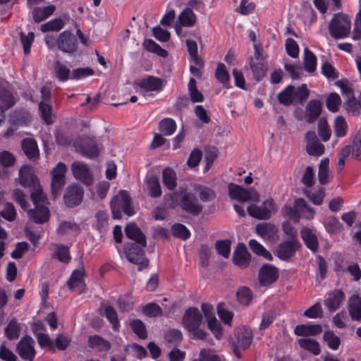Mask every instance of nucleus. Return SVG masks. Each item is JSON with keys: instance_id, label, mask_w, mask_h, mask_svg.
I'll use <instances>...</instances> for the list:
<instances>
[{"instance_id": "34", "label": "nucleus", "mask_w": 361, "mask_h": 361, "mask_svg": "<svg viewBox=\"0 0 361 361\" xmlns=\"http://www.w3.org/2000/svg\"><path fill=\"white\" fill-rule=\"evenodd\" d=\"M29 118V114L25 111H19L16 113L14 116L13 123L10 125L4 133V137L6 138L11 137L13 135L16 130L18 128V123H25Z\"/></svg>"}, {"instance_id": "36", "label": "nucleus", "mask_w": 361, "mask_h": 361, "mask_svg": "<svg viewBox=\"0 0 361 361\" xmlns=\"http://www.w3.org/2000/svg\"><path fill=\"white\" fill-rule=\"evenodd\" d=\"M162 180L164 185L169 190H173L177 186V176L176 171L171 168H165L162 171Z\"/></svg>"}, {"instance_id": "2", "label": "nucleus", "mask_w": 361, "mask_h": 361, "mask_svg": "<svg viewBox=\"0 0 361 361\" xmlns=\"http://www.w3.org/2000/svg\"><path fill=\"white\" fill-rule=\"evenodd\" d=\"M310 90L306 84H302L298 87L293 85H288L283 91L279 93L277 97L280 104L284 106H290L293 104H304L308 99Z\"/></svg>"}, {"instance_id": "43", "label": "nucleus", "mask_w": 361, "mask_h": 361, "mask_svg": "<svg viewBox=\"0 0 361 361\" xmlns=\"http://www.w3.org/2000/svg\"><path fill=\"white\" fill-rule=\"evenodd\" d=\"M188 48V51L190 54L191 61L199 67L203 66V62L197 54V42L192 39H188L185 42Z\"/></svg>"}, {"instance_id": "50", "label": "nucleus", "mask_w": 361, "mask_h": 361, "mask_svg": "<svg viewBox=\"0 0 361 361\" xmlns=\"http://www.w3.org/2000/svg\"><path fill=\"white\" fill-rule=\"evenodd\" d=\"M53 257L60 262L68 263L71 259L68 247L61 244L56 245Z\"/></svg>"}, {"instance_id": "27", "label": "nucleus", "mask_w": 361, "mask_h": 361, "mask_svg": "<svg viewBox=\"0 0 361 361\" xmlns=\"http://www.w3.org/2000/svg\"><path fill=\"white\" fill-rule=\"evenodd\" d=\"M305 110L308 116L307 123H312L320 116L322 104L318 99H311L306 105Z\"/></svg>"}, {"instance_id": "14", "label": "nucleus", "mask_w": 361, "mask_h": 361, "mask_svg": "<svg viewBox=\"0 0 361 361\" xmlns=\"http://www.w3.org/2000/svg\"><path fill=\"white\" fill-rule=\"evenodd\" d=\"M300 247L297 239H292L280 243L276 250L277 257L283 261H288L292 257Z\"/></svg>"}, {"instance_id": "22", "label": "nucleus", "mask_w": 361, "mask_h": 361, "mask_svg": "<svg viewBox=\"0 0 361 361\" xmlns=\"http://www.w3.org/2000/svg\"><path fill=\"white\" fill-rule=\"evenodd\" d=\"M35 206V209L27 211L30 219L37 224H43L47 221L49 218V211L48 208L44 204Z\"/></svg>"}, {"instance_id": "3", "label": "nucleus", "mask_w": 361, "mask_h": 361, "mask_svg": "<svg viewBox=\"0 0 361 361\" xmlns=\"http://www.w3.org/2000/svg\"><path fill=\"white\" fill-rule=\"evenodd\" d=\"M350 29V18L343 13L334 14L329 24V33L335 39H343L348 37Z\"/></svg>"}, {"instance_id": "40", "label": "nucleus", "mask_w": 361, "mask_h": 361, "mask_svg": "<svg viewBox=\"0 0 361 361\" xmlns=\"http://www.w3.org/2000/svg\"><path fill=\"white\" fill-rule=\"evenodd\" d=\"M176 130V123L171 118H165L159 123V130L162 135L170 136L174 133Z\"/></svg>"}, {"instance_id": "48", "label": "nucleus", "mask_w": 361, "mask_h": 361, "mask_svg": "<svg viewBox=\"0 0 361 361\" xmlns=\"http://www.w3.org/2000/svg\"><path fill=\"white\" fill-rule=\"evenodd\" d=\"M305 59H304V68L309 73H313L317 67V58L315 55L310 51L307 48L304 50Z\"/></svg>"}, {"instance_id": "28", "label": "nucleus", "mask_w": 361, "mask_h": 361, "mask_svg": "<svg viewBox=\"0 0 361 361\" xmlns=\"http://www.w3.org/2000/svg\"><path fill=\"white\" fill-rule=\"evenodd\" d=\"M322 327L320 324H300L296 326L294 332L298 336H317L322 333Z\"/></svg>"}, {"instance_id": "4", "label": "nucleus", "mask_w": 361, "mask_h": 361, "mask_svg": "<svg viewBox=\"0 0 361 361\" xmlns=\"http://www.w3.org/2000/svg\"><path fill=\"white\" fill-rule=\"evenodd\" d=\"M110 205L114 219H119L121 218V210L128 216L134 214V209L131 205V199L126 190H121L117 195L114 197Z\"/></svg>"}, {"instance_id": "37", "label": "nucleus", "mask_w": 361, "mask_h": 361, "mask_svg": "<svg viewBox=\"0 0 361 361\" xmlns=\"http://www.w3.org/2000/svg\"><path fill=\"white\" fill-rule=\"evenodd\" d=\"M84 271L82 269L75 270L69 280L68 281V286L71 289L78 288L81 292L85 287L84 283Z\"/></svg>"}, {"instance_id": "42", "label": "nucleus", "mask_w": 361, "mask_h": 361, "mask_svg": "<svg viewBox=\"0 0 361 361\" xmlns=\"http://www.w3.org/2000/svg\"><path fill=\"white\" fill-rule=\"evenodd\" d=\"M193 188L202 202H210L214 200L216 195L213 190L202 185L195 184Z\"/></svg>"}, {"instance_id": "59", "label": "nucleus", "mask_w": 361, "mask_h": 361, "mask_svg": "<svg viewBox=\"0 0 361 361\" xmlns=\"http://www.w3.org/2000/svg\"><path fill=\"white\" fill-rule=\"evenodd\" d=\"M173 235L183 240L190 238V233L185 226L181 224H176L171 228Z\"/></svg>"}, {"instance_id": "5", "label": "nucleus", "mask_w": 361, "mask_h": 361, "mask_svg": "<svg viewBox=\"0 0 361 361\" xmlns=\"http://www.w3.org/2000/svg\"><path fill=\"white\" fill-rule=\"evenodd\" d=\"M74 146L76 151L81 155L94 159L99 155L102 145L94 137L83 136L75 140Z\"/></svg>"}, {"instance_id": "64", "label": "nucleus", "mask_w": 361, "mask_h": 361, "mask_svg": "<svg viewBox=\"0 0 361 361\" xmlns=\"http://www.w3.org/2000/svg\"><path fill=\"white\" fill-rule=\"evenodd\" d=\"M217 252L225 258H228L231 251V241L228 240H219L215 244Z\"/></svg>"}, {"instance_id": "54", "label": "nucleus", "mask_w": 361, "mask_h": 361, "mask_svg": "<svg viewBox=\"0 0 361 361\" xmlns=\"http://www.w3.org/2000/svg\"><path fill=\"white\" fill-rule=\"evenodd\" d=\"M318 133L324 142L330 139L331 133L330 128L325 118H321L318 121Z\"/></svg>"}, {"instance_id": "20", "label": "nucleus", "mask_w": 361, "mask_h": 361, "mask_svg": "<svg viewBox=\"0 0 361 361\" xmlns=\"http://www.w3.org/2000/svg\"><path fill=\"white\" fill-rule=\"evenodd\" d=\"M278 277V269L271 264H264L259 269V281L263 286L272 283L277 280Z\"/></svg>"}, {"instance_id": "41", "label": "nucleus", "mask_w": 361, "mask_h": 361, "mask_svg": "<svg viewBox=\"0 0 361 361\" xmlns=\"http://www.w3.org/2000/svg\"><path fill=\"white\" fill-rule=\"evenodd\" d=\"M298 212L300 214V219L304 218L306 219H311L313 218L314 212L312 208L309 207L304 199L299 198L295 200Z\"/></svg>"}, {"instance_id": "29", "label": "nucleus", "mask_w": 361, "mask_h": 361, "mask_svg": "<svg viewBox=\"0 0 361 361\" xmlns=\"http://www.w3.org/2000/svg\"><path fill=\"white\" fill-rule=\"evenodd\" d=\"M55 10L56 6L52 4L44 7H35L32 11V16L35 22L39 23L52 15Z\"/></svg>"}, {"instance_id": "1", "label": "nucleus", "mask_w": 361, "mask_h": 361, "mask_svg": "<svg viewBox=\"0 0 361 361\" xmlns=\"http://www.w3.org/2000/svg\"><path fill=\"white\" fill-rule=\"evenodd\" d=\"M126 236L135 243H126L124 245V252L127 259L131 263L138 264L141 270L148 266V259L145 256L143 248L147 242L145 235L135 224H129L125 228Z\"/></svg>"}, {"instance_id": "61", "label": "nucleus", "mask_w": 361, "mask_h": 361, "mask_svg": "<svg viewBox=\"0 0 361 361\" xmlns=\"http://www.w3.org/2000/svg\"><path fill=\"white\" fill-rule=\"evenodd\" d=\"M104 314L107 319L112 324L114 330H118L119 327V322L118 319L117 312L111 306H106L104 308Z\"/></svg>"}, {"instance_id": "63", "label": "nucleus", "mask_w": 361, "mask_h": 361, "mask_svg": "<svg viewBox=\"0 0 361 361\" xmlns=\"http://www.w3.org/2000/svg\"><path fill=\"white\" fill-rule=\"evenodd\" d=\"M147 187L149 195L152 197H158L161 195V189L157 178H151L147 180Z\"/></svg>"}, {"instance_id": "62", "label": "nucleus", "mask_w": 361, "mask_h": 361, "mask_svg": "<svg viewBox=\"0 0 361 361\" xmlns=\"http://www.w3.org/2000/svg\"><path fill=\"white\" fill-rule=\"evenodd\" d=\"M143 313L149 317H156L162 315V310L159 305L154 302L146 305L142 309Z\"/></svg>"}, {"instance_id": "60", "label": "nucleus", "mask_w": 361, "mask_h": 361, "mask_svg": "<svg viewBox=\"0 0 361 361\" xmlns=\"http://www.w3.org/2000/svg\"><path fill=\"white\" fill-rule=\"evenodd\" d=\"M164 338L167 343L172 345H177L181 341L183 335L180 330L173 329L169 330L165 334Z\"/></svg>"}, {"instance_id": "55", "label": "nucleus", "mask_w": 361, "mask_h": 361, "mask_svg": "<svg viewBox=\"0 0 361 361\" xmlns=\"http://www.w3.org/2000/svg\"><path fill=\"white\" fill-rule=\"evenodd\" d=\"M31 200L35 205L45 204L47 197L39 185H34L31 192Z\"/></svg>"}, {"instance_id": "25", "label": "nucleus", "mask_w": 361, "mask_h": 361, "mask_svg": "<svg viewBox=\"0 0 361 361\" xmlns=\"http://www.w3.org/2000/svg\"><path fill=\"white\" fill-rule=\"evenodd\" d=\"M300 235L306 247L313 252L318 250L319 242L315 233L310 228L303 227L300 231Z\"/></svg>"}, {"instance_id": "19", "label": "nucleus", "mask_w": 361, "mask_h": 361, "mask_svg": "<svg viewBox=\"0 0 361 361\" xmlns=\"http://www.w3.org/2000/svg\"><path fill=\"white\" fill-rule=\"evenodd\" d=\"M71 171L76 179L87 185L92 183V177L87 164L80 161H75L71 165Z\"/></svg>"}, {"instance_id": "10", "label": "nucleus", "mask_w": 361, "mask_h": 361, "mask_svg": "<svg viewBox=\"0 0 361 361\" xmlns=\"http://www.w3.org/2000/svg\"><path fill=\"white\" fill-rule=\"evenodd\" d=\"M275 211L274 202L272 200H266L260 206L255 204L247 207L249 215L259 219H268Z\"/></svg>"}, {"instance_id": "51", "label": "nucleus", "mask_w": 361, "mask_h": 361, "mask_svg": "<svg viewBox=\"0 0 361 361\" xmlns=\"http://www.w3.org/2000/svg\"><path fill=\"white\" fill-rule=\"evenodd\" d=\"M323 339L329 348L334 350L338 349L341 340L332 331H326L323 335Z\"/></svg>"}, {"instance_id": "9", "label": "nucleus", "mask_w": 361, "mask_h": 361, "mask_svg": "<svg viewBox=\"0 0 361 361\" xmlns=\"http://www.w3.org/2000/svg\"><path fill=\"white\" fill-rule=\"evenodd\" d=\"M228 189L229 197L233 200L242 202L258 200V194L254 190H246L232 183L228 184Z\"/></svg>"}, {"instance_id": "6", "label": "nucleus", "mask_w": 361, "mask_h": 361, "mask_svg": "<svg viewBox=\"0 0 361 361\" xmlns=\"http://www.w3.org/2000/svg\"><path fill=\"white\" fill-rule=\"evenodd\" d=\"M41 101L39 103V111L41 118L47 124L50 125L54 122V114L51 104V90L49 87L43 86L40 90Z\"/></svg>"}, {"instance_id": "39", "label": "nucleus", "mask_w": 361, "mask_h": 361, "mask_svg": "<svg viewBox=\"0 0 361 361\" xmlns=\"http://www.w3.org/2000/svg\"><path fill=\"white\" fill-rule=\"evenodd\" d=\"M80 231L79 225L73 221H61L57 228V233L60 235H78Z\"/></svg>"}, {"instance_id": "26", "label": "nucleus", "mask_w": 361, "mask_h": 361, "mask_svg": "<svg viewBox=\"0 0 361 361\" xmlns=\"http://www.w3.org/2000/svg\"><path fill=\"white\" fill-rule=\"evenodd\" d=\"M236 343L240 349L247 348L253 338L252 332L249 328L243 327L235 331Z\"/></svg>"}, {"instance_id": "21", "label": "nucleus", "mask_w": 361, "mask_h": 361, "mask_svg": "<svg viewBox=\"0 0 361 361\" xmlns=\"http://www.w3.org/2000/svg\"><path fill=\"white\" fill-rule=\"evenodd\" d=\"M137 85L142 90L147 92H160L163 89V80L152 75L141 79Z\"/></svg>"}, {"instance_id": "18", "label": "nucleus", "mask_w": 361, "mask_h": 361, "mask_svg": "<svg viewBox=\"0 0 361 361\" xmlns=\"http://www.w3.org/2000/svg\"><path fill=\"white\" fill-rule=\"evenodd\" d=\"M250 254L247 250L246 246L243 243H238L236 246L233 255V263L241 269L248 267L250 262Z\"/></svg>"}, {"instance_id": "44", "label": "nucleus", "mask_w": 361, "mask_h": 361, "mask_svg": "<svg viewBox=\"0 0 361 361\" xmlns=\"http://www.w3.org/2000/svg\"><path fill=\"white\" fill-rule=\"evenodd\" d=\"M298 343L302 348L307 350L314 355H318L320 352L319 343L314 339L312 338H300Z\"/></svg>"}, {"instance_id": "17", "label": "nucleus", "mask_w": 361, "mask_h": 361, "mask_svg": "<svg viewBox=\"0 0 361 361\" xmlns=\"http://www.w3.org/2000/svg\"><path fill=\"white\" fill-rule=\"evenodd\" d=\"M202 322V316L197 308H189L185 311L183 324L188 330L200 327Z\"/></svg>"}, {"instance_id": "30", "label": "nucleus", "mask_w": 361, "mask_h": 361, "mask_svg": "<svg viewBox=\"0 0 361 361\" xmlns=\"http://www.w3.org/2000/svg\"><path fill=\"white\" fill-rule=\"evenodd\" d=\"M88 345L92 349L99 352H106L111 348V343L107 340L97 335L89 337Z\"/></svg>"}, {"instance_id": "24", "label": "nucleus", "mask_w": 361, "mask_h": 361, "mask_svg": "<svg viewBox=\"0 0 361 361\" xmlns=\"http://www.w3.org/2000/svg\"><path fill=\"white\" fill-rule=\"evenodd\" d=\"M16 104V99L6 82L0 84V109H8Z\"/></svg>"}, {"instance_id": "57", "label": "nucleus", "mask_w": 361, "mask_h": 361, "mask_svg": "<svg viewBox=\"0 0 361 361\" xmlns=\"http://www.w3.org/2000/svg\"><path fill=\"white\" fill-rule=\"evenodd\" d=\"M341 105V98L336 92L331 93L326 99V107L331 112H337Z\"/></svg>"}, {"instance_id": "52", "label": "nucleus", "mask_w": 361, "mask_h": 361, "mask_svg": "<svg viewBox=\"0 0 361 361\" xmlns=\"http://www.w3.org/2000/svg\"><path fill=\"white\" fill-rule=\"evenodd\" d=\"M65 25L64 21L61 18H55L41 25L40 30L43 32L49 31H59Z\"/></svg>"}, {"instance_id": "58", "label": "nucleus", "mask_w": 361, "mask_h": 361, "mask_svg": "<svg viewBox=\"0 0 361 361\" xmlns=\"http://www.w3.org/2000/svg\"><path fill=\"white\" fill-rule=\"evenodd\" d=\"M216 79L225 87L228 86L229 81V75L226 71V66L224 63H219L215 72Z\"/></svg>"}, {"instance_id": "47", "label": "nucleus", "mask_w": 361, "mask_h": 361, "mask_svg": "<svg viewBox=\"0 0 361 361\" xmlns=\"http://www.w3.org/2000/svg\"><path fill=\"white\" fill-rule=\"evenodd\" d=\"M196 83V80L193 78H191L188 85L190 101L192 103L202 102L204 101V96L202 92L197 90Z\"/></svg>"}, {"instance_id": "15", "label": "nucleus", "mask_w": 361, "mask_h": 361, "mask_svg": "<svg viewBox=\"0 0 361 361\" xmlns=\"http://www.w3.org/2000/svg\"><path fill=\"white\" fill-rule=\"evenodd\" d=\"M306 151L310 156L319 157L324 154V146L319 142L317 136L314 131H308L305 134Z\"/></svg>"}, {"instance_id": "38", "label": "nucleus", "mask_w": 361, "mask_h": 361, "mask_svg": "<svg viewBox=\"0 0 361 361\" xmlns=\"http://www.w3.org/2000/svg\"><path fill=\"white\" fill-rule=\"evenodd\" d=\"M21 146L24 153L29 159L35 158L39 154L36 142L31 138L23 139Z\"/></svg>"}, {"instance_id": "49", "label": "nucleus", "mask_w": 361, "mask_h": 361, "mask_svg": "<svg viewBox=\"0 0 361 361\" xmlns=\"http://www.w3.org/2000/svg\"><path fill=\"white\" fill-rule=\"evenodd\" d=\"M249 246L250 249L257 255L263 256L267 260H272L271 254L268 252L264 247L261 245L258 241L255 239H251L249 241Z\"/></svg>"}, {"instance_id": "23", "label": "nucleus", "mask_w": 361, "mask_h": 361, "mask_svg": "<svg viewBox=\"0 0 361 361\" xmlns=\"http://www.w3.org/2000/svg\"><path fill=\"white\" fill-rule=\"evenodd\" d=\"M255 232L263 239L270 240L275 238L278 228L271 223L263 222L256 225Z\"/></svg>"}, {"instance_id": "13", "label": "nucleus", "mask_w": 361, "mask_h": 361, "mask_svg": "<svg viewBox=\"0 0 361 361\" xmlns=\"http://www.w3.org/2000/svg\"><path fill=\"white\" fill-rule=\"evenodd\" d=\"M66 166L64 164L60 162L52 170L51 192L54 196L59 194L61 188L65 184V173Z\"/></svg>"}, {"instance_id": "35", "label": "nucleus", "mask_w": 361, "mask_h": 361, "mask_svg": "<svg viewBox=\"0 0 361 361\" xmlns=\"http://www.w3.org/2000/svg\"><path fill=\"white\" fill-rule=\"evenodd\" d=\"M177 21L184 27H191L195 25L197 16L190 8H185L178 15Z\"/></svg>"}, {"instance_id": "16", "label": "nucleus", "mask_w": 361, "mask_h": 361, "mask_svg": "<svg viewBox=\"0 0 361 361\" xmlns=\"http://www.w3.org/2000/svg\"><path fill=\"white\" fill-rule=\"evenodd\" d=\"M344 300V293L341 290L335 289L326 294L324 304L329 312H334L340 307Z\"/></svg>"}, {"instance_id": "7", "label": "nucleus", "mask_w": 361, "mask_h": 361, "mask_svg": "<svg viewBox=\"0 0 361 361\" xmlns=\"http://www.w3.org/2000/svg\"><path fill=\"white\" fill-rule=\"evenodd\" d=\"M178 193L181 195L179 205L183 210L192 215H198L202 211V205L195 194L185 189H180Z\"/></svg>"}, {"instance_id": "53", "label": "nucleus", "mask_w": 361, "mask_h": 361, "mask_svg": "<svg viewBox=\"0 0 361 361\" xmlns=\"http://www.w3.org/2000/svg\"><path fill=\"white\" fill-rule=\"evenodd\" d=\"M130 326L133 332L140 338L145 339L147 336L145 326L140 319H133L130 322Z\"/></svg>"}, {"instance_id": "8", "label": "nucleus", "mask_w": 361, "mask_h": 361, "mask_svg": "<svg viewBox=\"0 0 361 361\" xmlns=\"http://www.w3.org/2000/svg\"><path fill=\"white\" fill-rule=\"evenodd\" d=\"M35 345V342L31 336H25L16 345V352L22 360L33 361L36 355Z\"/></svg>"}, {"instance_id": "31", "label": "nucleus", "mask_w": 361, "mask_h": 361, "mask_svg": "<svg viewBox=\"0 0 361 361\" xmlns=\"http://www.w3.org/2000/svg\"><path fill=\"white\" fill-rule=\"evenodd\" d=\"M19 182L24 187L35 185L37 181V177L32 173L29 166L24 165L19 170Z\"/></svg>"}, {"instance_id": "32", "label": "nucleus", "mask_w": 361, "mask_h": 361, "mask_svg": "<svg viewBox=\"0 0 361 361\" xmlns=\"http://www.w3.org/2000/svg\"><path fill=\"white\" fill-rule=\"evenodd\" d=\"M348 311L353 320L361 319V298L358 295H353L349 298Z\"/></svg>"}, {"instance_id": "56", "label": "nucleus", "mask_w": 361, "mask_h": 361, "mask_svg": "<svg viewBox=\"0 0 361 361\" xmlns=\"http://www.w3.org/2000/svg\"><path fill=\"white\" fill-rule=\"evenodd\" d=\"M329 159H324L321 160L319 171H318V178L320 184L325 185L328 182V176H329Z\"/></svg>"}, {"instance_id": "46", "label": "nucleus", "mask_w": 361, "mask_h": 361, "mask_svg": "<svg viewBox=\"0 0 361 361\" xmlns=\"http://www.w3.org/2000/svg\"><path fill=\"white\" fill-rule=\"evenodd\" d=\"M142 46L147 51L154 53L159 56L165 58L168 56L167 51L161 48L152 39H145L142 43Z\"/></svg>"}, {"instance_id": "33", "label": "nucleus", "mask_w": 361, "mask_h": 361, "mask_svg": "<svg viewBox=\"0 0 361 361\" xmlns=\"http://www.w3.org/2000/svg\"><path fill=\"white\" fill-rule=\"evenodd\" d=\"M54 75L60 82H66L71 79L70 68L65 63L56 61L54 66Z\"/></svg>"}, {"instance_id": "11", "label": "nucleus", "mask_w": 361, "mask_h": 361, "mask_svg": "<svg viewBox=\"0 0 361 361\" xmlns=\"http://www.w3.org/2000/svg\"><path fill=\"white\" fill-rule=\"evenodd\" d=\"M56 44L63 52L73 54L77 50L78 40L71 32L65 30L59 35Z\"/></svg>"}, {"instance_id": "12", "label": "nucleus", "mask_w": 361, "mask_h": 361, "mask_svg": "<svg viewBox=\"0 0 361 361\" xmlns=\"http://www.w3.org/2000/svg\"><path fill=\"white\" fill-rule=\"evenodd\" d=\"M83 189L78 184L69 185L63 195V200L68 207H74L80 204L83 199Z\"/></svg>"}, {"instance_id": "45", "label": "nucleus", "mask_w": 361, "mask_h": 361, "mask_svg": "<svg viewBox=\"0 0 361 361\" xmlns=\"http://www.w3.org/2000/svg\"><path fill=\"white\" fill-rule=\"evenodd\" d=\"M5 336L8 340H14L19 337L20 326L16 319H12L4 329Z\"/></svg>"}]
</instances>
